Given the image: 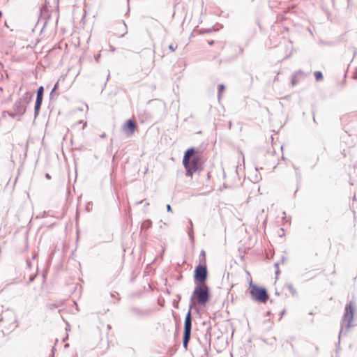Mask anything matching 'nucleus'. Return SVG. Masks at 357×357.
I'll return each mask as SVG.
<instances>
[{"label": "nucleus", "instance_id": "f257e3e1", "mask_svg": "<svg viewBox=\"0 0 357 357\" xmlns=\"http://www.w3.org/2000/svg\"><path fill=\"white\" fill-rule=\"evenodd\" d=\"M183 164L186 169V174L192 176L201 167L200 155L194 148L188 149L185 152Z\"/></svg>", "mask_w": 357, "mask_h": 357}, {"label": "nucleus", "instance_id": "f03ea898", "mask_svg": "<svg viewBox=\"0 0 357 357\" xmlns=\"http://www.w3.org/2000/svg\"><path fill=\"white\" fill-rule=\"evenodd\" d=\"M210 299L209 287L206 284H197L192 296L191 302L205 306Z\"/></svg>", "mask_w": 357, "mask_h": 357}, {"label": "nucleus", "instance_id": "7ed1b4c3", "mask_svg": "<svg viewBox=\"0 0 357 357\" xmlns=\"http://www.w3.org/2000/svg\"><path fill=\"white\" fill-rule=\"evenodd\" d=\"M249 289L251 296L257 302L265 303L269 298L266 289L254 284L252 280L249 284Z\"/></svg>", "mask_w": 357, "mask_h": 357}, {"label": "nucleus", "instance_id": "20e7f679", "mask_svg": "<svg viewBox=\"0 0 357 357\" xmlns=\"http://www.w3.org/2000/svg\"><path fill=\"white\" fill-rule=\"evenodd\" d=\"M356 305L354 302H349L345 306V311L342 318V323L345 324L347 329H349L353 326V321Z\"/></svg>", "mask_w": 357, "mask_h": 357}, {"label": "nucleus", "instance_id": "39448f33", "mask_svg": "<svg viewBox=\"0 0 357 357\" xmlns=\"http://www.w3.org/2000/svg\"><path fill=\"white\" fill-rule=\"evenodd\" d=\"M191 327H192L191 310H189L185 316V323H184L183 345L185 349L188 348V342L190 339Z\"/></svg>", "mask_w": 357, "mask_h": 357}, {"label": "nucleus", "instance_id": "423d86ee", "mask_svg": "<svg viewBox=\"0 0 357 357\" xmlns=\"http://www.w3.org/2000/svg\"><path fill=\"white\" fill-rule=\"evenodd\" d=\"M207 268L206 264L198 265L195 271L194 278L196 282L205 284L207 279Z\"/></svg>", "mask_w": 357, "mask_h": 357}, {"label": "nucleus", "instance_id": "0eeeda50", "mask_svg": "<svg viewBox=\"0 0 357 357\" xmlns=\"http://www.w3.org/2000/svg\"><path fill=\"white\" fill-rule=\"evenodd\" d=\"M137 128L135 122L132 119L128 120L123 126V130L128 137H131L137 130Z\"/></svg>", "mask_w": 357, "mask_h": 357}, {"label": "nucleus", "instance_id": "6e6552de", "mask_svg": "<svg viewBox=\"0 0 357 357\" xmlns=\"http://www.w3.org/2000/svg\"><path fill=\"white\" fill-rule=\"evenodd\" d=\"M44 89L43 86H40L37 91V98L35 105V112L36 114L38 113L39 109L40 108L42 102H43V96Z\"/></svg>", "mask_w": 357, "mask_h": 357}, {"label": "nucleus", "instance_id": "1a4fd4ad", "mask_svg": "<svg viewBox=\"0 0 357 357\" xmlns=\"http://www.w3.org/2000/svg\"><path fill=\"white\" fill-rule=\"evenodd\" d=\"M15 111L17 114H23L25 112V106L21 105V102H17L15 104Z\"/></svg>", "mask_w": 357, "mask_h": 357}, {"label": "nucleus", "instance_id": "9d476101", "mask_svg": "<svg viewBox=\"0 0 357 357\" xmlns=\"http://www.w3.org/2000/svg\"><path fill=\"white\" fill-rule=\"evenodd\" d=\"M314 75L317 81H320L323 79L322 73L320 71L314 72Z\"/></svg>", "mask_w": 357, "mask_h": 357}, {"label": "nucleus", "instance_id": "9b49d317", "mask_svg": "<svg viewBox=\"0 0 357 357\" xmlns=\"http://www.w3.org/2000/svg\"><path fill=\"white\" fill-rule=\"evenodd\" d=\"M200 257H202V264H206V252H205V251L202 250L201 252Z\"/></svg>", "mask_w": 357, "mask_h": 357}, {"label": "nucleus", "instance_id": "f8f14e48", "mask_svg": "<svg viewBox=\"0 0 357 357\" xmlns=\"http://www.w3.org/2000/svg\"><path fill=\"white\" fill-rule=\"evenodd\" d=\"M219 89H220V91H222L224 90V86L223 85H220L219 86Z\"/></svg>", "mask_w": 357, "mask_h": 357}, {"label": "nucleus", "instance_id": "ddd939ff", "mask_svg": "<svg viewBox=\"0 0 357 357\" xmlns=\"http://www.w3.org/2000/svg\"><path fill=\"white\" fill-rule=\"evenodd\" d=\"M167 211H172V208H171V206H170V205H167Z\"/></svg>", "mask_w": 357, "mask_h": 357}, {"label": "nucleus", "instance_id": "4468645a", "mask_svg": "<svg viewBox=\"0 0 357 357\" xmlns=\"http://www.w3.org/2000/svg\"><path fill=\"white\" fill-rule=\"evenodd\" d=\"M169 49H170L172 51H174V50H175L172 45H169Z\"/></svg>", "mask_w": 357, "mask_h": 357}, {"label": "nucleus", "instance_id": "2eb2a0df", "mask_svg": "<svg viewBox=\"0 0 357 357\" xmlns=\"http://www.w3.org/2000/svg\"><path fill=\"white\" fill-rule=\"evenodd\" d=\"M107 328H108L109 329H111V326H110L109 325H107Z\"/></svg>", "mask_w": 357, "mask_h": 357}]
</instances>
